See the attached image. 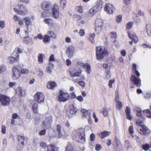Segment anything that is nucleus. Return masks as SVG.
I'll return each mask as SVG.
<instances>
[{
	"label": "nucleus",
	"mask_w": 151,
	"mask_h": 151,
	"mask_svg": "<svg viewBox=\"0 0 151 151\" xmlns=\"http://www.w3.org/2000/svg\"><path fill=\"white\" fill-rule=\"evenodd\" d=\"M12 77L14 80H16L20 76V73L18 68L15 66H14L12 69Z\"/></svg>",
	"instance_id": "nucleus-10"
},
{
	"label": "nucleus",
	"mask_w": 151,
	"mask_h": 151,
	"mask_svg": "<svg viewBox=\"0 0 151 151\" xmlns=\"http://www.w3.org/2000/svg\"><path fill=\"white\" fill-rule=\"evenodd\" d=\"M147 29L146 32L149 36L151 35V24H147L146 26Z\"/></svg>",
	"instance_id": "nucleus-26"
},
{
	"label": "nucleus",
	"mask_w": 151,
	"mask_h": 151,
	"mask_svg": "<svg viewBox=\"0 0 151 151\" xmlns=\"http://www.w3.org/2000/svg\"><path fill=\"white\" fill-rule=\"evenodd\" d=\"M50 66H48L46 68V71H47V72L49 73L50 74L51 73V70L50 69Z\"/></svg>",
	"instance_id": "nucleus-64"
},
{
	"label": "nucleus",
	"mask_w": 151,
	"mask_h": 151,
	"mask_svg": "<svg viewBox=\"0 0 151 151\" xmlns=\"http://www.w3.org/2000/svg\"><path fill=\"white\" fill-rule=\"evenodd\" d=\"M37 104L35 103L34 104L32 105V108L33 111L35 114H37L38 113V111L37 110Z\"/></svg>",
	"instance_id": "nucleus-32"
},
{
	"label": "nucleus",
	"mask_w": 151,
	"mask_h": 151,
	"mask_svg": "<svg viewBox=\"0 0 151 151\" xmlns=\"http://www.w3.org/2000/svg\"><path fill=\"white\" fill-rule=\"evenodd\" d=\"M44 22L49 26H53L55 24L54 20L51 18H47L44 20Z\"/></svg>",
	"instance_id": "nucleus-22"
},
{
	"label": "nucleus",
	"mask_w": 151,
	"mask_h": 151,
	"mask_svg": "<svg viewBox=\"0 0 151 151\" xmlns=\"http://www.w3.org/2000/svg\"><path fill=\"white\" fill-rule=\"evenodd\" d=\"M61 127L60 125H57L56 130L58 133V136L59 138L61 137L63 135L61 131Z\"/></svg>",
	"instance_id": "nucleus-28"
},
{
	"label": "nucleus",
	"mask_w": 151,
	"mask_h": 151,
	"mask_svg": "<svg viewBox=\"0 0 151 151\" xmlns=\"http://www.w3.org/2000/svg\"><path fill=\"white\" fill-rule=\"evenodd\" d=\"M105 73L106 74V77L107 79H109L111 76L110 71L109 69L108 70L105 71Z\"/></svg>",
	"instance_id": "nucleus-39"
},
{
	"label": "nucleus",
	"mask_w": 151,
	"mask_h": 151,
	"mask_svg": "<svg viewBox=\"0 0 151 151\" xmlns=\"http://www.w3.org/2000/svg\"><path fill=\"white\" fill-rule=\"evenodd\" d=\"M74 50V47L72 45H70L68 48L66 52L69 58H71L73 56Z\"/></svg>",
	"instance_id": "nucleus-18"
},
{
	"label": "nucleus",
	"mask_w": 151,
	"mask_h": 151,
	"mask_svg": "<svg viewBox=\"0 0 151 151\" xmlns=\"http://www.w3.org/2000/svg\"><path fill=\"white\" fill-rule=\"evenodd\" d=\"M52 6L47 1H44L41 4V8L43 10L46 11L50 10L52 8Z\"/></svg>",
	"instance_id": "nucleus-13"
},
{
	"label": "nucleus",
	"mask_w": 151,
	"mask_h": 151,
	"mask_svg": "<svg viewBox=\"0 0 151 151\" xmlns=\"http://www.w3.org/2000/svg\"><path fill=\"white\" fill-rule=\"evenodd\" d=\"M103 20L101 18H98L96 20L95 22V30L98 32H99L101 31L103 25Z\"/></svg>",
	"instance_id": "nucleus-6"
},
{
	"label": "nucleus",
	"mask_w": 151,
	"mask_h": 151,
	"mask_svg": "<svg viewBox=\"0 0 151 151\" xmlns=\"http://www.w3.org/2000/svg\"><path fill=\"white\" fill-rule=\"evenodd\" d=\"M38 61L39 62L42 63L43 61V55L42 54H39L38 56Z\"/></svg>",
	"instance_id": "nucleus-44"
},
{
	"label": "nucleus",
	"mask_w": 151,
	"mask_h": 151,
	"mask_svg": "<svg viewBox=\"0 0 151 151\" xmlns=\"http://www.w3.org/2000/svg\"><path fill=\"white\" fill-rule=\"evenodd\" d=\"M48 33L50 35V37H51L55 38L56 37V35L52 31H48Z\"/></svg>",
	"instance_id": "nucleus-52"
},
{
	"label": "nucleus",
	"mask_w": 151,
	"mask_h": 151,
	"mask_svg": "<svg viewBox=\"0 0 151 151\" xmlns=\"http://www.w3.org/2000/svg\"><path fill=\"white\" fill-rule=\"evenodd\" d=\"M6 127L4 125H2L1 127V132L3 134L6 133Z\"/></svg>",
	"instance_id": "nucleus-55"
},
{
	"label": "nucleus",
	"mask_w": 151,
	"mask_h": 151,
	"mask_svg": "<svg viewBox=\"0 0 151 151\" xmlns=\"http://www.w3.org/2000/svg\"><path fill=\"white\" fill-rule=\"evenodd\" d=\"M81 112L82 113V116L87 118H90V113L88 111L84 109L81 110Z\"/></svg>",
	"instance_id": "nucleus-21"
},
{
	"label": "nucleus",
	"mask_w": 151,
	"mask_h": 151,
	"mask_svg": "<svg viewBox=\"0 0 151 151\" xmlns=\"http://www.w3.org/2000/svg\"><path fill=\"white\" fill-rule=\"evenodd\" d=\"M66 1L65 0H60V4L61 6H63V8L65 6Z\"/></svg>",
	"instance_id": "nucleus-49"
},
{
	"label": "nucleus",
	"mask_w": 151,
	"mask_h": 151,
	"mask_svg": "<svg viewBox=\"0 0 151 151\" xmlns=\"http://www.w3.org/2000/svg\"><path fill=\"white\" fill-rule=\"evenodd\" d=\"M12 119H17L19 120V117L18 116L17 114L16 113H14L12 114Z\"/></svg>",
	"instance_id": "nucleus-45"
},
{
	"label": "nucleus",
	"mask_w": 151,
	"mask_h": 151,
	"mask_svg": "<svg viewBox=\"0 0 151 151\" xmlns=\"http://www.w3.org/2000/svg\"><path fill=\"white\" fill-rule=\"evenodd\" d=\"M52 15L55 18H58L59 17V7L57 5L55 4L52 9Z\"/></svg>",
	"instance_id": "nucleus-8"
},
{
	"label": "nucleus",
	"mask_w": 151,
	"mask_h": 151,
	"mask_svg": "<svg viewBox=\"0 0 151 151\" xmlns=\"http://www.w3.org/2000/svg\"><path fill=\"white\" fill-rule=\"evenodd\" d=\"M86 72L88 74H89L91 72L90 65L88 63L86 65Z\"/></svg>",
	"instance_id": "nucleus-38"
},
{
	"label": "nucleus",
	"mask_w": 151,
	"mask_h": 151,
	"mask_svg": "<svg viewBox=\"0 0 151 151\" xmlns=\"http://www.w3.org/2000/svg\"><path fill=\"white\" fill-rule=\"evenodd\" d=\"M34 98L38 103H42L44 102V96L42 92H37L34 96Z\"/></svg>",
	"instance_id": "nucleus-9"
},
{
	"label": "nucleus",
	"mask_w": 151,
	"mask_h": 151,
	"mask_svg": "<svg viewBox=\"0 0 151 151\" xmlns=\"http://www.w3.org/2000/svg\"><path fill=\"white\" fill-rule=\"evenodd\" d=\"M143 113L146 115L148 117L151 118V112L149 109H147L144 110L143 111Z\"/></svg>",
	"instance_id": "nucleus-29"
},
{
	"label": "nucleus",
	"mask_w": 151,
	"mask_h": 151,
	"mask_svg": "<svg viewBox=\"0 0 151 151\" xmlns=\"http://www.w3.org/2000/svg\"><path fill=\"white\" fill-rule=\"evenodd\" d=\"M101 149V147L100 145H96V146L95 149L97 151H99Z\"/></svg>",
	"instance_id": "nucleus-57"
},
{
	"label": "nucleus",
	"mask_w": 151,
	"mask_h": 151,
	"mask_svg": "<svg viewBox=\"0 0 151 151\" xmlns=\"http://www.w3.org/2000/svg\"><path fill=\"white\" fill-rule=\"evenodd\" d=\"M119 96L118 94H116L115 100L116 102V107L119 110L122 106V103L119 101Z\"/></svg>",
	"instance_id": "nucleus-16"
},
{
	"label": "nucleus",
	"mask_w": 151,
	"mask_h": 151,
	"mask_svg": "<svg viewBox=\"0 0 151 151\" xmlns=\"http://www.w3.org/2000/svg\"><path fill=\"white\" fill-rule=\"evenodd\" d=\"M23 19L26 25V28L27 30V31L30 32L31 31L32 29H30L29 28V26L31 25L32 24L31 18L29 17H27L24 18Z\"/></svg>",
	"instance_id": "nucleus-12"
},
{
	"label": "nucleus",
	"mask_w": 151,
	"mask_h": 151,
	"mask_svg": "<svg viewBox=\"0 0 151 151\" xmlns=\"http://www.w3.org/2000/svg\"><path fill=\"white\" fill-rule=\"evenodd\" d=\"M131 39L135 43H137L138 41V38L135 35H133Z\"/></svg>",
	"instance_id": "nucleus-37"
},
{
	"label": "nucleus",
	"mask_w": 151,
	"mask_h": 151,
	"mask_svg": "<svg viewBox=\"0 0 151 151\" xmlns=\"http://www.w3.org/2000/svg\"><path fill=\"white\" fill-rule=\"evenodd\" d=\"M131 80L133 82L134 84L137 87H139L141 86V80L140 78H137L135 75L131 76Z\"/></svg>",
	"instance_id": "nucleus-11"
},
{
	"label": "nucleus",
	"mask_w": 151,
	"mask_h": 151,
	"mask_svg": "<svg viewBox=\"0 0 151 151\" xmlns=\"http://www.w3.org/2000/svg\"><path fill=\"white\" fill-rule=\"evenodd\" d=\"M81 69L79 68L78 69L76 72L69 71L70 75L71 77H79L81 75Z\"/></svg>",
	"instance_id": "nucleus-20"
},
{
	"label": "nucleus",
	"mask_w": 151,
	"mask_h": 151,
	"mask_svg": "<svg viewBox=\"0 0 151 151\" xmlns=\"http://www.w3.org/2000/svg\"><path fill=\"white\" fill-rule=\"evenodd\" d=\"M15 119H12L11 121V124L14 125H17L18 123L16 122Z\"/></svg>",
	"instance_id": "nucleus-63"
},
{
	"label": "nucleus",
	"mask_w": 151,
	"mask_h": 151,
	"mask_svg": "<svg viewBox=\"0 0 151 151\" xmlns=\"http://www.w3.org/2000/svg\"><path fill=\"white\" fill-rule=\"evenodd\" d=\"M78 84L79 85L83 87H84L85 85V83L83 81H81L78 82Z\"/></svg>",
	"instance_id": "nucleus-60"
},
{
	"label": "nucleus",
	"mask_w": 151,
	"mask_h": 151,
	"mask_svg": "<svg viewBox=\"0 0 151 151\" xmlns=\"http://www.w3.org/2000/svg\"><path fill=\"white\" fill-rule=\"evenodd\" d=\"M142 148L145 150H148L150 148V145L148 144L143 145L142 146Z\"/></svg>",
	"instance_id": "nucleus-46"
},
{
	"label": "nucleus",
	"mask_w": 151,
	"mask_h": 151,
	"mask_svg": "<svg viewBox=\"0 0 151 151\" xmlns=\"http://www.w3.org/2000/svg\"><path fill=\"white\" fill-rule=\"evenodd\" d=\"M37 73L38 74V76L40 77H42L43 75V72L41 69H39Z\"/></svg>",
	"instance_id": "nucleus-50"
},
{
	"label": "nucleus",
	"mask_w": 151,
	"mask_h": 151,
	"mask_svg": "<svg viewBox=\"0 0 151 151\" xmlns=\"http://www.w3.org/2000/svg\"><path fill=\"white\" fill-rule=\"evenodd\" d=\"M122 16L121 15H119L116 17V21L118 22H120L122 20Z\"/></svg>",
	"instance_id": "nucleus-56"
},
{
	"label": "nucleus",
	"mask_w": 151,
	"mask_h": 151,
	"mask_svg": "<svg viewBox=\"0 0 151 151\" xmlns=\"http://www.w3.org/2000/svg\"><path fill=\"white\" fill-rule=\"evenodd\" d=\"M50 39L49 36L47 35H45L43 38V42L45 44L49 43Z\"/></svg>",
	"instance_id": "nucleus-27"
},
{
	"label": "nucleus",
	"mask_w": 151,
	"mask_h": 151,
	"mask_svg": "<svg viewBox=\"0 0 151 151\" xmlns=\"http://www.w3.org/2000/svg\"><path fill=\"white\" fill-rule=\"evenodd\" d=\"M89 13L92 15H93L95 14L97 12V11L93 7H92V8L90 9L89 10Z\"/></svg>",
	"instance_id": "nucleus-36"
},
{
	"label": "nucleus",
	"mask_w": 151,
	"mask_h": 151,
	"mask_svg": "<svg viewBox=\"0 0 151 151\" xmlns=\"http://www.w3.org/2000/svg\"><path fill=\"white\" fill-rule=\"evenodd\" d=\"M10 101L9 98L6 96L0 95V102L3 106H8Z\"/></svg>",
	"instance_id": "nucleus-5"
},
{
	"label": "nucleus",
	"mask_w": 151,
	"mask_h": 151,
	"mask_svg": "<svg viewBox=\"0 0 151 151\" xmlns=\"http://www.w3.org/2000/svg\"><path fill=\"white\" fill-rule=\"evenodd\" d=\"M70 110L69 111V113L70 114H69V117H71L72 115L75 114L76 113L77 109L75 108L74 106L73 105L71 104L70 106Z\"/></svg>",
	"instance_id": "nucleus-19"
},
{
	"label": "nucleus",
	"mask_w": 151,
	"mask_h": 151,
	"mask_svg": "<svg viewBox=\"0 0 151 151\" xmlns=\"http://www.w3.org/2000/svg\"><path fill=\"white\" fill-rule=\"evenodd\" d=\"M17 138L19 142V145L21 148H24V141L25 140V137L23 135H18Z\"/></svg>",
	"instance_id": "nucleus-14"
},
{
	"label": "nucleus",
	"mask_w": 151,
	"mask_h": 151,
	"mask_svg": "<svg viewBox=\"0 0 151 151\" xmlns=\"http://www.w3.org/2000/svg\"><path fill=\"white\" fill-rule=\"evenodd\" d=\"M47 151H56V147L51 145H49L47 147Z\"/></svg>",
	"instance_id": "nucleus-31"
},
{
	"label": "nucleus",
	"mask_w": 151,
	"mask_h": 151,
	"mask_svg": "<svg viewBox=\"0 0 151 151\" xmlns=\"http://www.w3.org/2000/svg\"><path fill=\"white\" fill-rule=\"evenodd\" d=\"M65 151H73L72 146L70 144H68L66 147Z\"/></svg>",
	"instance_id": "nucleus-33"
},
{
	"label": "nucleus",
	"mask_w": 151,
	"mask_h": 151,
	"mask_svg": "<svg viewBox=\"0 0 151 151\" xmlns=\"http://www.w3.org/2000/svg\"><path fill=\"white\" fill-rule=\"evenodd\" d=\"M103 3L100 1H98L96 5L93 7L97 11L100 10L102 8Z\"/></svg>",
	"instance_id": "nucleus-24"
},
{
	"label": "nucleus",
	"mask_w": 151,
	"mask_h": 151,
	"mask_svg": "<svg viewBox=\"0 0 151 151\" xmlns=\"http://www.w3.org/2000/svg\"><path fill=\"white\" fill-rule=\"evenodd\" d=\"M21 72L22 74H27L29 72V71L27 69L23 68L21 69Z\"/></svg>",
	"instance_id": "nucleus-47"
},
{
	"label": "nucleus",
	"mask_w": 151,
	"mask_h": 151,
	"mask_svg": "<svg viewBox=\"0 0 151 151\" xmlns=\"http://www.w3.org/2000/svg\"><path fill=\"white\" fill-rule=\"evenodd\" d=\"M16 54L17 55H16L17 57L16 58H9V59L10 61V63H12V61L14 60H18L19 58V55L16 53Z\"/></svg>",
	"instance_id": "nucleus-40"
},
{
	"label": "nucleus",
	"mask_w": 151,
	"mask_h": 151,
	"mask_svg": "<svg viewBox=\"0 0 151 151\" xmlns=\"http://www.w3.org/2000/svg\"><path fill=\"white\" fill-rule=\"evenodd\" d=\"M43 36L40 34H38L36 37H34L35 39H36L37 38H38L40 40L43 39Z\"/></svg>",
	"instance_id": "nucleus-54"
},
{
	"label": "nucleus",
	"mask_w": 151,
	"mask_h": 151,
	"mask_svg": "<svg viewBox=\"0 0 151 151\" xmlns=\"http://www.w3.org/2000/svg\"><path fill=\"white\" fill-rule=\"evenodd\" d=\"M134 111L138 117L136 124L139 126L137 129L139 132L142 135H148L151 132V131L145 125L142 124L144 122L145 118L142 114L141 109L138 107H135L134 108Z\"/></svg>",
	"instance_id": "nucleus-1"
},
{
	"label": "nucleus",
	"mask_w": 151,
	"mask_h": 151,
	"mask_svg": "<svg viewBox=\"0 0 151 151\" xmlns=\"http://www.w3.org/2000/svg\"><path fill=\"white\" fill-rule=\"evenodd\" d=\"M76 99L80 102L83 101V98L81 96H79L76 97Z\"/></svg>",
	"instance_id": "nucleus-58"
},
{
	"label": "nucleus",
	"mask_w": 151,
	"mask_h": 151,
	"mask_svg": "<svg viewBox=\"0 0 151 151\" xmlns=\"http://www.w3.org/2000/svg\"><path fill=\"white\" fill-rule=\"evenodd\" d=\"M114 9V7L112 4H106L105 10L107 13L109 14H112Z\"/></svg>",
	"instance_id": "nucleus-15"
},
{
	"label": "nucleus",
	"mask_w": 151,
	"mask_h": 151,
	"mask_svg": "<svg viewBox=\"0 0 151 151\" xmlns=\"http://www.w3.org/2000/svg\"><path fill=\"white\" fill-rule=\"evenodd\" d=\"M110 36L111 39L114 38V39H116L117 37V34L115 32H112L110 33Z\"/></svg>",
	"instance_id": "nucleus-42"
},
{
	"label": "nucleus",
	"mask_w": 151,
	"mask_h": 151,
	"mask_svg": "<svg viewBox=\"0 0 151 151\" xmlns=\"http://www.w3.org/2000/svg\"><path fill=\"white\" fill-rule=\"evenodd\" d=\"M95 138V136L92 133L90 135V140L91 141H93L94 140Z\"/></svg>",
	"instance_id": "nucleus-61"
},
{
	"label": "nucleus",
	"mask_w": 151,
	"mask_h": 151,
	"mask_svg": "<svg viewBox=\"0 0 151 151\" xmlns=\"http://www.w3.org/2000/svg\"><path fill=\"white\" fill-rule=\"evenodd\" d=\"M56 85V83L54 81L48 82L47 84V87L49 89H53Z\"/></svg>",
	"instance_id": "nucleus-25"
},
{
	"label": "nucleus",
	"mask_w": 151,
	"mask_h": 151,
	"mask_svg": "<svg viewBox=\"0 0 151 151\" xmlns=\"http://www.w3.org/2000/svg\"><path fill=\"white\" fill-rule=\"evenodd\" d=\"M103 114L104 116H108V112L111 110L110 108H109L107 109L106 108H103Z\"/></svg>",
	"instance_id": "nucleus-34"
},
{
	"label": "nucleus",
	"mask_w": 151,
	"mask_h": 151,
	"mask_svg": "<svg viewBox=\"0 0 151 151\" xmlns=\"http://www.w3.org/2000/svg\"><path fill=\"white\" fill-rule=\"evenodd\" d=\"M74 136L77 139H79L82 141H84L85 137L84 130L83 128H80L73 132Z\"/></svg>",
	"instance_id": "nucleus-3"
},
{
	"label": "nucleus",
	"mask_w": 151,
	"mask_h": 151,
	"mask_svg": "<svg viewBox=\"0 0 151 151\" xmlns=\"http://www.w3.org/2000/svg\"><path fill=\"white\" fill-rule=\"evenodd\" d=\"M129 133L132 134L134 133V131L133 130V128L132 126H130L129 127Z\"/></svg>",
	"instance_id": "nucleus-53"
},
{
	"label": "nucleus",
	"mask_w": 151,
	"mask_h": 151,
	"mask_svg": "<svg viewBox=\"0 0 151 151\" xmlns=\"http://www.w3.org/2000/svg\"><path fill=\"white\" fill-rule=\"evenodd\" d=\"M5 22L3 20L0 21V27L2 29H3L5 27Z\"/></svg>",
	"instance_id": "nucleus-48"
},
{
	"label": "nucleus",
	"mask_w": 151,
	"mask_h": 151,
	"mask_svg": "<svg viewBox=\"0 0 151 151\" xmlns=\"http://www.w3.org/2000/svg\"><path fill=\"white\" fill-rule=\"evenodd\" d=\"M52 120L51 116H46L45 119L42 123V126L46 128H49L50 127V125L52 122Z\"/></svg>",
	"instance_id": "nucleus-7"
},
{
	"label": "nucleus",
	"mask_w": 151,
	"mask_h": 151,
	"mask_svg": "<svg viewBox=\"0 0 151 151\" xmlns=\"http://www.w3.org/2000/svg\"><path fill=\"white\" fill-rule=\"evenodd\" d=\"M6 69V67L4 65H1L0 66V74L2 73Z\"/></svg>",
	"instance_id": "nucleus-43"
},
{
	"label": "nucleus",
	"mask_w": 151,
	"mask_h": 151,
	"mask_svg": "<svg viewBox=\"0 0 151 151\" xmlns=\"http://www.w3.org/2000/svg\"><path fill=\"white\" fill-rule=\"evenodd\" d=\"M18 9H17L16 8L13 9L14 12H18L17 13L19 14H24L25 11V9L22 5H20V6L18 5Z\"/></svg>",
	"instance_id": "nucleus-17"
},
{
	"label": "nucleus",
	"mask_w": 151,
	"mask_h": 151,
	"mask_svg": "<svg viewBox=\"0 0 151 151\" xmlns=\"http://www.w3.org/2000/svg\"><path fill=\"white\" fill-rule=\"evenodd\" d=\"M115 81V80L111 79L109 81V86L110 88L112 87V84Z\"/></svg>",
	"instance_id": "nucleus-51"
},
{
	"label": "nucleus",
	"mask_w": 151,
	"mask_h": 151,
	"mask_svg": "<svg viewBox=\"0 0 151 151\" xmlns=\"http://www.w3.org/2000/svg\"><path fill=\"white\" fill-rule=\"evenodd\" d=\"M96 56L97 59L102 60L106 56L107 51L105 49H103L101 46L96 47Z\"/></svg>",
	"instance_id": "nucleus-2"
},
{
	"label": "nucleus",
	"mask_w": 151,
	"mask_h": 151,
	"mask_svg": "<svg viewBox=\"0 0 151 151\" xmlns=\"http://www.w3.org/2000/svg\"><path fill=\"white\" fill-rule=\"evenodd\" d=\"M23 41L24 43L30 45L34 43L32 39L28 36L24 38Z\"/></svg>",
	"instance_id": "nucleus-23"
},
{
	"label": "nucleus",
	"mask_w": 151,
	"mask_h": 151,
	"mask_svg": "<svg viewBox=\"0 0 151 151\" xmlns=\"http://www.w3.org/2000/svg\"><path fill=\"white\" fill-rule=\"evenodd\" d=\"M69 98L68 94L63 92L62 91H60L59 95L58 96V101L65 102L67 101Z\"/></svg>",
	"instance_id": "nucleus-4"
},
{
	"label": "nucleus",
	"mask_w": 151,
	"mask_h": 151,
	"mask_svg": "<svg viewBox=\"0 0 151 151\" xmlns=\"http://www.w3.org/2000/svg\"><path fill=\"white\" fill-rule=\"evenodd\" d=\"M133 24V22H130L127 23V29H129L132 27Z\"/></svg>",
	"instance_id": "nucleus-41"
},
{
	"label": "nucleus",
	"mask_w": 151,
	"mask_h": 151,
	"mask_svg": "<svg viewBox=\"0 0 151 151\" xmlns=\"http://www.w3.org/2000/svg\"><path fill=\"white\" fill-rule=\"evenodd\" d=\"M95 36V35L94 33L91 34L89 37V40L92 43H93L95 42L94 38Z\"/></svg>",
	"instance_id": "nucleus-35"
},
{
	"label": "nucleus",
	"mask_w": 151,
	"mask_h": 151,
	"mask_svg": "<svg viewBox=\"0 0 151 151\" xmlns=\"http://www.w3.org/2000/svg\"><path fill=\"white\" fill-rule=\"evenodd\" d=\"M110 134V132H107L106 131H104L103 132H101V138H104L107 137Z\"/></svg>",
	"instance_id": "nucleus-30"
},
{
	"label": "nucleus",
	"mask_w": 151,
	"mask_h": 151,
	"mask_svg": "<svg viewBox=\"0 0 151 151\" xmlns=\"http://www.w3.org/2000/svg\"><path fill=\"white\" fill-rule=\"evenodd\" d=\"M46 130L45 129H44L40 131L39 133V134L40 135H42L46 133Z\"/></svg>",
	"instance_id": "nucleus-59"
},
{
	"label": "nucleus",
	"mask_w": 151,
	"mask_h": 151,
	"mask_svg": "<svg viewBox=\"0 0 151 151\" xmlns=\"http://www.w3.org/2000/svg\"><path fill=\"white\" fill-rule=\"evenodd\" d=\"M126 114L130 113V109L129 107L127 106L125 109Z\"/></svg>",
	"instance_id": "nucleus-62"
}]
</instances>
